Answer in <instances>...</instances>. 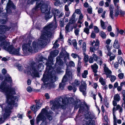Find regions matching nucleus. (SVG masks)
<instances>
[{"label":"nucleus","mask_w":125,"mask_h":125,"mask_svg":"<svg viewBox=\"0 0 125 125\" xmlns=\"http://www.w3.org/2000/svg\"><path fill=\"white\" fill-rule=\"evenodd\" d=\"M81 67L80 66H78L77 68V76H79V75L81 73Z\"/></svg>","instance_id":"obj_41"},{"label":"nucleus","mask_w":125,"mask_h":125,"mask_svg":"<svg viewBox=\"0 0 125 125\" xmlns=\"http://www.w3.org/2000/svg\"><path fill=\"white\" fill-rule=\"evenodd\" d=\"M99 80L100 82L102 85L103 86L105 85L106 81L105 79H104L102 77H100V78Z\"/></svg>","instance_id":"obj_23"},{"label":"nucleus","mask_w":125,"mask_h":125,"mask_svg":"<svg viewBox=\"0 0 125 125\" xmlns=\"http://www.w3.org/2000/svg\"><path fill=\"white\" fill-rule=\"evenodd\" d=\"M82 48L83 51H86V43L85 42H83L82 44Z\"/></svg>","instance_id":"obj_45"},{"label":"nucleus","mask_w":125,"mask_h":125,"mask_svg":"<svg viewBox=\"0 0 125 125\" xmlns=\"http://www.w3.org/2000/svg\"><path fill=\"white\" fill-rule=\"evenodd\" d=\"M72 44L74 47L76 49L77 48V43L75 40H73L72 41Z\"/></svg>","instance_id":"obj_32"},{"label":"nucleus","mask_w":125,"mask_h":125,"mask_svg":"<svg viewBox=\"0 0 125 125\" xmlns=\"http://www.w3.org/2000/svg\"><path fill=\"white\" fill-rule=\"evenodd\" d=\"M71 56L74 59L76 58L77 57L78 58H79L80 57L78 55L74 53H72L71 54Z\"/></svg>","instance_id":"obj_46"},{"label":"nucleus","mask_w":125,"mask_h":125,"mask_svg":"<svg viewBox=\"0 0 125 125\" xmlns=\"http://www.w3.org/2000/svg\"><path fill=\"white\" fill-rule=\"evenodd\" d=\"M113 99L112 102L113 105L114 106H115L117 104V103L120 100V96L118 94H115L114 95Z\"/></svg>","instance_id":"obj_17"},{"label":"nucleus","mask_w":125,"mask_h":125,"mask_svg":"<svg viewBox=\"0 0 125 125\" xmlns=\"http://www.w3.org/2000/svg\"><path fill=\"white\" fill-rule=\"evenodd\" d=\"M113 46L115 48L117 49H118L119 48L120 46L118 44V41L117 39H115V40Z\"/></svg>","instance_id":"obj_22"},{"label":"nucleus","mask_w":125,"mask_h":125,"mask_svg":"<svg viewBox=\"0 0 125 125\" xmlns=\"http://www.w3.org/2000/svg\"><path fill=\"white\" fill-rule=\"evenodd\" d=\"M92 57L94 60L97 61L98 59H100L99 57H98L94 54H93L92 55Z\"/></svg>","instance_id":"obj_34"},{"label":"nucleus","mask_w":125,"mask_h":125,"mask_svg":"<svg viewBox=\"0 0 125 125\" xmlns=\"http://www.w3.org/2000/svg\"><path fill=\"white\" fill-rule=\"evenodd\" d=\"M70 12L69 11H66L65 13V15L67 17H68L70 14Z\"/></svg>","instance_id":"obj_64"},{"label":"nucleus","mask_w":125,"mask_h":125,"mask_svg":"<svg viewBox=\"0 0 125 125\" xmlns=\"http://www.w3.org/2000/svg\"><path fill=\"white\" fill-rule=\"evenodd\" d=\"M45 109V110H46L47 111V114H43V113H42V115H43V116H44L45 118V121L46 122V124H47V122L46 121V119L45 116H47L48 119L50 120L51 121L52 120V117L51 115H50L49 113L48 112V107L47 106L45 108H43V109Z\"/></svg>","instance_id":"obj_20"},{"label":"nucleus","mask_w":125,"mask_h":125,"mask_svg":"<svg viewBox=\"0 0 125 125\" xmlns=\"http://www.w3.org/2000/svg\"><path fill=\"white\" fill-rule=\"evenodd\" d=\"M17 24L16 22L11 23L10 25L12 26L11 27H8L4 25L0 24V34H3L5 33L6 31L9 30L12 27L14 28L17 27Z\"/></svg>","instance_id":"obj_11"},{"label":"nucleus","mask_w":125,"mask_h":125,"mask_svg":"<svg viewBox=\"0 0 125 125\" xmlns=\"http://www.w3.org/2000/svg\"><path fill=\"white\" fill-rule=\"evenodd\" d=\"M64 19L61 18L60 19V26L61 27H63L64 25Z\"/></svg>","instance_id":"obj_33"},{"label":"nucleus","mask_w":125,"mask_h":125,"mask_svg":"<svg viewBox=\"0 0 125 125\" xmlns=\"http://www.w3.org/2000/svg\"><path fill=\"white\" fill-rule=\"evenodd\" d=\"M113 114V115L114 125H117V120H118V119H117V118L115 114L114 113Z\"/></svg>","instance_id":"obj_26"},{"label":"nucleus","mask_w":125,"mask_h":125,"mask_svg":"<svg viewBox=\"0 0 125 125\" xmlns=\"http://www.w3.org/2000/svg\"><path fill=\"white\" fill-rule=\"evenodd\" d=\"M103 65L104 68V71L105 73V74L106 75L107 77H109V75L112 73V72L107 66L106 65L105 63Z\"/></svg>","instance_id":"obj_19"},{"label":"nucleus","mask_w":125,"mask_h":125,"mask_svg":"<svg viewBox=\"0 0 125 125\" xmlns=\"http://www.w3.org/2000/svg\"><path fill=\"white\" fill-rule=\"evenodd\" d=\"M124 76V73H120L118 75V77L120 79H123V78Z\"/></svg>","instance_id":"obj_47"},{"label":"nucleus","mask_w":125,"mask_h":125,"mask_svg":"<svg viewBox=\"0 0 125 125\" xmlns=\"http://www.w3.org/2000/svg\"><path fill=\"white\" fill-rule=\"evenodd\" d=\"M122 106L125 108V98L123 97Z\"/></svg>","instance_id":"obj_48"},{"label":"nucleus","mask_w":125,"mask_h":125,"mask_svg":"<svg viewBox=\"0 0 125 125\" xmlns=\"http://www.w3.org/2000/svg\"><path fill=\"white\" fill-rule=\"evenodd\" d=\"M89 62L90 63H92L94 62V59L92 56H90L89 59L88 60Z\"/></svg>","instance_id":"obj_54"},{"label":"nucleus","mask_w":125,"mask_h":125,"mask_svg":"<svg viewBox=\"0 0 125 125\" xmlns=\"http://www.w3.org/2000/svg\"><path fill=\"white\" fill-rule=\"evenodd\" d=\"M49 2L41 1L40 4L36 3V6L34 8L32 11L33 13L39 10L41 6V11L42 13H45L44 17L45 20L51 18L54 15V20L52 22L48 23L42 31L40 39L33 42L31 47L30 46L31 41L30 40L28 44L23 43L22 45V50L25 55H27L29 52H31L33 50L36 52L38 47L44 48L47 44V38H51L52 33L51 31L55 29L57 27L56 16L58 18L62 17L63 13L60 12L57 9H52L51 6L49 5Z\"/></svg>","instance_id":"obj_1"},{"label":"nucleus","mask_w":125,"mask_h":125,"mask_svg":"<svg viewBox=\"0 0 125 125\" xmlns=\"http://www.w3.org/2000/svg\"><path fill=\"white\" fill-rule=\"evenodd\" d=\"M100 22L101 24V26L103 29H104L106 28V27L104 26V22L102 21V20H101Z\"/></svg>","instance_id":"obj_40"},{"label":"nucleus","mask_w":125,"mask_h":125,"mask_svg":"<svg viewBox=\"0 0 125 125\" xmlns=\"http://www.w3.org/2000/svg\"><path fill=\"white\" fill-rule=\"evenodd\" d=\"M47 112L46 110L45 109H42V110L40 113L37 116L36 118V123L37 124H38L39 122L42 120V122L40 125H47L46 122L45 120V118L42 114V113L46 114H47Z\"/></svg>","instance_id":"obj_10"},{"label":"nucleus","mask_w":125,"mask_h":125,"mask_svg":"<svg viewBox=\"0 0 125 125\" xmlns=\"http://www.w3.org/2000/svg\"><path fill=\"white\" fill-rule=\"evenodd\" d=\"M99 40L96 39L94 47H91L90 48V51L91 52H94V51L97 50L99 47Z\"/></svg>","instance_id":"obj_18"},{"label":"nucleus","mask_w":125,"mask_h":125,"mask_svg":"<svg viewBox=\"0 0 125 125\" xmlns=\"http://www.w3.org/2000/svg\"><path fill=\"white\" fill-rule=\"evenodd\" d=\"M6 38L4 35H0V46L3 47L4 49L11 54H14L18 56L21 55L22 54L20 52L21 49L20 48L15 49L12 45H10L7 47V45H9L10 43L7 42L5 40Z\"/></svg>","instance_id":"obj_6"},{"label":"nucleus","mask_w":125,"mask_h":125,"mask_svg":"<svg viewBox=\"0 0 125 125\" xmlns=\"http://www.w3.org/2000/svg\"><path fill=\"white\" fill-rule=\"evenodd\" d=\"M115 55L113 56H111L110 58L109 62H111L112 60H114L115 59Z\"/></svg>","instance_id":"obj_51"},{"label":"nucleus","mask_w":125,"mask_h":125,"mask_svg":"<svg viewBox=\"0 0 125 125\" xmlns=\"http://www.w3.org/2000/svg\"><path fill=\"white\" fill-rule=\"evenodd\" d=\"M119 12L118 10H115V17H117L119 14Z\"/></svg>","instance_id":"obj_59"},{"label":"nucleus","mask_w":125,"mask_h":125,"mask_svg":"<svg viewBox=\"0 0 125 125\" xmlns=\"http://www.w3.org/2000/svg\"><path fill=\"white\" fill-rule=\"evenodd\" d=\"M81 83L79 86V90L82 93L83 95L85 96L86 94L87 84L85 82L83 81H82Z\"/></svg>","instance_id":"obj_13"},{"label":"nucleus","mask_w":125,"mask_h":125,"mask_svg":"<svg viewBox=\"0 0 125 125\" xmlns=\"http://www.w3.org/2000/svg\"><path fill=\"white\" fill-rule=\"evenodd\" d=\"M109 77H107L110 78V80L112 83L114 82L116 79V76L114 75H111V74H110L109 75Z\"/></svg>","instance_id":"obj_27"},{"label":"nucleus","mask_w":125,"mask_h":125,"mask_svg":"<svg viewBox=\"0 0 125 125\" xmlns=\"http://www.w3.org/2000/svg\"><path fill=\"white\" fill-rule=\"evenodd\" d=\"M84 60L85 62H87L88 61L89 56L87 55H86L85 54L84 55Z\"/></svg>","instance_id":"obj_42"},{"label":"nucleus","mask_w":125,"mask_h":125,"mask_svg":"<svg viewBox=\"0 0 125 125\" xmlns=\"http://www.w3.org/2000/svg\"><path fill=\"white\" fill-rule=\"evenodd\" d=\"M83 32L88 34L89 33V29L88 27H86L84 29Z\"/></svg>","instance_id":"obj_35"},{"label":"nucleus","mask_w":125,"mask_h":125,"mask_svg":"<svg viewBox=\"0 0 125 125\" xmlns=\"http://www.w3.org/2000/svg\"><path fill=\"white\" fill-rule=\"evenodd\" d=\"M17 67L18 70L20 71H21L23 70L22 68V67L20 64H17L16 65Z\"/></svg>","instance_id":"obj_39"},{"label":"nucleus","mask_w":125,"mask_h":125,"mask_svg":"<svg viewBox=\"0 0 125 125\" xmlns=\"http://www.w3.org/2000/svg\"><path fill=\"white\" fill-rule=\"evenodd\" d=\"M0 16H2V15H3L2 17L3 18H6L7 17V14L6 13H2L1 12H0Z\"/></svg>","instance_id":"obj_61"},{"label":"nucleus","mask_w":125,"mask_h":125,"mask_svg":"<svg viewBox=\"0 0 125 125\" xmlns=\"http://www.w3.org/2000/svg\"><path fill=\"white\" fill-rule=\"evenodd\" d=\"M94 31L96 33H98L99 31V29L98 27L96 26H94Z\"/></svg>","instance_id":"obj_44"},{"label":"nucleus","mask_w":125,"mask_h":125,"mask_svg":"<svg viewBox=\"0 0 125 125\" xmlns=\"http://www.w3.org/2000/svg\"><path fill=\"white\" fill-rule=\"evenodd\" d=\"M73 100V98L72 97L68 99L66 98L59 96L55 99L54 100L50 101V103L52 105L51 107V109L54 110L56 109L60 108L65 109L66 104L68 103L72 104Z\"/></svg>","instance_id":"obj_4"},{"label":"nucleus","mask_w":125,"mask_h":125,"mask_svg":"<svg viewBox=\"0 0 125 125\" xmlns=\"http://www.w3.org/2000/svg\"><path fill=\"white\" fill-rule=\"evenodd\" d=\"M12 82L11 78L10 75H6L5 76L4 80L0 85V91L6 95L7 99L6 103L0 104L2 111H5L3 118L2 117L0 118V124L4 123L6 120L9 119L12 112L13 107H16L18 106L16 102L18 100L17 97L11 94V93L15 94V88H11L7 83H11Z\"/></svg>","instance_id":"obj_2"},{"label":"nucleus","mask_w":125,"mask_h":125,"mask_svg":"<svg viewBox=\"0 0 125 125\" xmlns=\"http://www.w3.org/2000/svg\"><path fill=\"white\" fill-rule=\"evenodd\" d=\"M41 61H39L37 65L33 61H32L30 65V66L25 65V68H24L23 71L25 73L28 74L31 73V75L35 77H38L39 76L38 71L41 72L44 68V66Z\"/></svg>","instance_id":"obj_5"},{"label":"nucleus","mask_w":125,"mask_h":125,"mask_svg":"<svg viewBox=\"0 0 125 125\" xmlns=\"http://www.w3.org/2000/svg\"><path fill=\"white\" fill-rule=\"evenodd\" d=\"M69 55V54L65 51L63 52H60L59 56L57 57L56 62L54 69L55 71V74L56 73H59L60 72L63 63L62 60H63L65 61L68 58Z\"/></svg>","instance_id":"obj_7"},{"label":"nucleus","mask_w":125,"mask_h":125,"mask_svg":"<svg viewBox=\"0 0 125 125\" xmlns=\"http://www.w3.org/2000/svg\"><path fill=\"white\" fill-rule=\"evenodd\" d=\"M91 95L92 96L93 98L94 99V100L95 102H96V94L93 93H91Z\"/></svg>","instance_id":"obj_55"},{"label":"nucleus","mask_w":125,"mask_h":125,"mask_svg":"<svg viewBox=\"0 0 125 125\" xmlns=\"http://www.w3.org/2000/svg\"><path fill=\"white\" fill-rule=\"evenodd\" d=\"M35 102L36 103L35 105H32L31 107V109L34 112V113H35L36 112L40 109L42 105V103L40 102V100H36L35 101Z\"/></svg>","instance_id":"obj_12"},{"label":"nucleus","mask_w":125,"mask_h":125,"mask_svg":"<svg viewBox=\"0 0 125 125\" xmlns=\"http://www.w3.org/2000/svg\"><path fill=\"white\" fill-rule=\"evenodd\" d=\"M113 10H110V16L111 17V18L112 19H113L114 18L113 17Z\"/></svg>","instance_id":"obj_50"},{"label":"nucleus","mask_w":125,"mask_h":125,"mask_svg":"<svg viewBox=\"0 0 125 125\" xmlns=\"http://www.w3.org/2000/svg\"><path fill=\"white\" fill-rule=\"evenodd\" d=\"M75 12L78 14H80L81 11L79 9H77L75 10Z\"/></svg>","instance_id":"obj_57"},{"label":"nucleus","mask_w":125,"mask_h":125,"mask_svg":"<svg viewBox=\"0 0 125 125\" xmlns=\"http://www.w3.org/2000/svg\"><path fill=\"white\" fill-rule=\"evenodd\" d=\"M74 33L76 36H78L79 35V32L80 31V29L79 28L77 29L76 28L74 29Z\"/></svg>","instance_id":"obj_36"},{"label":"nucleus","mask_w":125,"mask_h":125,"mask_svg":"<svg viewBox=\"0 0 125 125\" xmlns=\"http://www.w3.org/2000/svg\"><path fill=\"white\" fill-rule=\"evenodd\" d=\"M6 20L3 19L0 20V23L2 24H5L6 23Z\"/></svg>","instance_id":"obj_56"},{"label":"nucleus","mask_w":125,"mask_h":125,"mask_svg":"<svg viewBox=\"0 0 125 125\" xmlns=\"http://www.w3.org/2000/svg\"><path fill=\"white\" fill-rule=\"evenodd\" d=\"M98 95L100 99V102L101 103H102V102L103 101V98L102 97V96L101 94L99 92L98 93Z\"/></svg>","instance_id":"obj_52"},{"label":"nucleus","mask_w":125,"mask_h":125,"mask_svg":"<svg viewBox=\"0 0 125 125\" xmlns=\"http://www.w3.org/2000/svg\"><path fill=\"white\" fill-rule=\"evenodd\" d=\"M72 73L69 70L67 69L66 70V73L63 77L61 83L59 84V89L60 90H62L64 89L65 85V83L67 82L68 79L71 80L72 78Z\"/></svg>","instance_id":"obj_8"},{"label":"nucleus","mask_w":125,"mask_h":125,"mask_svg":"<svg viewBox=\"0 0 125 125\" xmlns=\"http://www.w3.org/2000/svg\"><path fill=\"white\" fill-rule=\"evenodd\" d=\"M54 5L55 6H58L61 4L60 0H56L55 1L53 2Z\"/></svg>","instance_id":"obj_31"},{"label":"nucleus","mask_w":125,"mask_h":125,"mask_svg":"<svg viewBox=\"0 0 125 125\" xmlns=\"http://www.w3.org/2000/svg\"><path fill=\"white\" fill-rule=\"evenodd\" d=\"M59 52L57 50H54L51 52L48 57V60L46 63L47 66L46 70L42 79V80L45 84H48L50 83H53L58 79L55 76L54 68H53L52 66L54 64L53 60V57L57 56Z\"/></svg>","instance_id":"obj_3"},{"label":"nucleus","mask_w":125,"mask_h":125,"mask_svg":"<svg viewBox=\"0 0 125 125\" xmlns=\"http://www.w3.org/2000/svg\"><path fill=\"white\" fill-rule=\"evenodd\" d=\"M119 66V64L117 62L115 63L114 65V67L116 69H117Z\"/></svg>","instance_id":"obj_60"},{"label":"nucleus","mask_w":125,"mask_h":125,"mask_svg":"<svg viewBox=\"0 0 125 125\" xmlns=\"http://www.w3.org/2000/svg\"><path fill=\"white\" fill-rule=\"evenodd\" d=\"M69 65L71 67H74L75 66V64L74 62L72 61L69 62Z\"/></svg>","instance_id":"obj_53"},{"label":"nucleus","mask_w":125,"mask_h":125,"mask_svg":"<svg viewBox=\"0 0 125 125\" xmlns=\"http://www.w3.org/2000/svg\"><path fill=\"white\" fill-rule=\"evenodd\" d=\"M88 74V72L87 70L84 71L82 73V77L84 78H86L87 77V75Z\"/></svg>","instance_id":"obj_30"},{"label":"nucleus","mask_w":125,"mask_h":125,"mask_svg":"<svg viewBox=\"0 0 125 125\" xmlns=\"http://www.w3.org/2000/svg\"><path fill=\"white\" fill-rule=\"evenodd\" d=\"M81 82L77 79H76L74 83H72V85L73 86H80Z\"/></svg>","instance_id":"obj_25"},{"label":"nucleus","mask_w":125,"mask_h":125,"mask_svg":"<svg viewBox=\"0 0 125 125\" xmlns=\"http://www.w3.org/2000/svg\"><path fill=\"white\" fill-rule=\"evenodd\" d=\"M68 89L69 90H73V91L74 92H75L77 90V89L75 87L73 88L71 86H69L68 87Z\"/></svg>","instance_id":"obj_29"},{"label":"nucleus","mask_w":125,"mask_h":125,"mask_svg":"<svg viewBox=\"0 0 125 125\" xmlns=\"http://www.w3.org/2000/svg\"><path fill=\"white\" fill-rule=\"evenodd\" d=\"M100 59H98L97 61V63L100 65H101L103 63V59L99 57Z\"/></svg>","instance_id":"obj_37"},{"label":"nucleus","mask_w":125,"mask_h":125,"mask_svg":"<svg viewBox=\"0 0 125 125\" xmlns=\"http://www.w3.org/2000/svg\"><path fill=\"white\" fill-rule=\"evenodd\" d=\"M75 21V19L70 18L69 20V23L72 24Z\"/></svg>","instance_id":"obj_43"},{"label":"nucleus","mask_w":125,"mask_h":125,"mask_svg":"<svg viewBox=\"0 0 125 125\" xmlns=\"http://www.w3.org/2000/svg\"><path fill=\"white\" fill-rule=\"evenodd\" d=\"M91 67L93 70V72L94 73H96L97 72V70L98 68V66L96 63L94 64L91 66Z\"/></svg>","instance_id":"obj_21"},{"label":"nucleus","mask_w":125,"mask_h":125,"mask_svg":"<svg viewBox=\"0 0 125 125\" xmlns=\"http://www.w3.org/2000/svg\"><path fill=\"white\" fill-rule=\"evenodd\" d=\"M74 104L73 103V104L74 105V110H76L79 107H80L78 111V113H80L82 112V114L83 112H85L84 108L83 106H81V104L80 103L77 102H74Z\"/></svg>","instance_id":"obj_14"},{"label":"nucleus","mask_w":125,"mask_h":125,"mask_svg":"<svg viewBox=\"0 0 125 125\" xmlns=\"http://www.w3.org/2000/svg\"><path fill=\"white\" fill-rule=\"evenodd\" d=\"M85 116L83 125H94L91 123V122L92 119H96L94 114L88 112L85 114Z\"/></svg>","instance_id":"obj_9"},{"label":"nucleus","mask_w":125,"mask_h":125,"mask_svg":"<svg viewBox=\"0 0 125 125\" xmlns=\"http://www.w3.org/2000/svg\"><path fill=\"white\" fill-rule=\"evenodd\" d=\"M77 27V25L75 26L74 25L68 23L67 24L65 27V32L66 33L70 32L71 31H72L73 28H76Z\"/></svg>","instance_id":"obj_16"},{"label":"nucleus","mask_w":125,"mask_h":125,"mask_svg":"<svg viewBox=\"0 0 125 125\" xmlns=\"http://www.w3.org/2000/svg\"><path fill=\"white\" fill-rule=\"evenodd\" d=\"M116 106V108L115 107V106H114L113 108V114H115V113L116 111L117 110H119L120 108L121 107L119 104L117 105Z\"/></svg>","instance_id":"obj_24"},{"label":"nucleus","mask_w":125,"mask_h":125,"mask_svg":"<svg viewBox=\"0 0 125 125\" xmlns=\"http://www.w3.org/2000/svg\"><path fill=\"white\" fill-rule=\"evenodd\" d=\"M87 11L88 13L91 14L92 13V8L90 7H89L87 9Z\"/></svg>","instance_id":"obj_49"},{"label":"nucleus","mask_w":125,"mask_h":125,"mask_svg":"<svg viewBox=\"0 0 125 125\" xmlns=\"http://www.w3.org/2000/svg\"><path fill=\"white\" fill-rule=\"evenodd\" d=\"M118 83L117 82H115L114 84V87L115 88H117L118 86Z\"/></svg>","instance_id":"obj_63"},{"label":"nucleus","mask_w":125,"mask_h":125,"mask_svg":"<svg viewBox=\"0 0 125 125\" xmlns=\"http://www.w3.org/2000/svg\"><path fill=\"white\" fill-rule=\"evenodd\" d=\"M92 86L95 89H96L98 86V85L96 83H94L92 85Z\"/></svg>","instance_id":"obj_62"},{"label":"nucleus","mask_w":125,"mask_h":125,"mask_svg":"<svg viewBox=\"0 0 125 125\" xmlns=\"http://www.w3.org/2000/svg\"><path fill=\"white\" fill-rule=\"evenodd\" d=\"M27 90L28 92L30 93L32 91V90L31 87L29 86L27 88Z\"/></svg>","instance_id":"obj_58"},{"label":"nucleus","mask_w":125,"mask_h":125,"mask_svg":"<svg viewBox=\"0 0 125 125\" xmlns=\"http://www.w3.org/2000/svg\"><path fill=\"white\" fill-rule=\"evenodd\" d=\"M15 6L14 5L12 2L11 0H9L7 4L6 9L7 13H10L11 11L10 9V8H12L14 9Z\"/></svg>","instance_id":"obj_15"},{"label":"nucleus","mask_w":125,"mask_h":125,"mask_svg":"<svg viewBox=\"0 0 125 125\" xmlns=\"http://www.w3.org/2000/svg\"><path fill=\"white\" fill-rule=\"evenodd\" d=\"M58 41V40H56L54 43H53V47L54 48L56 49L59 47V44L57 43Z\"/></svg>","instance_id":"obj_28"},{"label":"nucleus","mask_w":125,"mask_h":125,"mask_svg":"<svg viewBox=\"0 0 125 125\" xmlns=\"http://www.w3.org/2000/svg\"><path fill=\"white\" fill-rule=\"evenodd\" d=\"M100 35L101 36L103 39L106 38V35L105 33L103 31L101 32L100 33Z\"/></svg>","instance_id":"obj_38"}]
</instances>
